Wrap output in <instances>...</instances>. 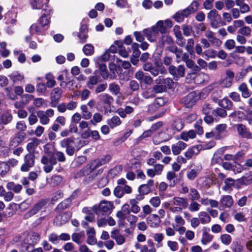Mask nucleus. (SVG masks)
Returning <instances> with one entry per match:
<instances>
[{
  "label": "nucleus",
  "mask_w": 252,
  "mask_h": 252,
  "mask_svg": "<svg viewBox=\"0 0 252 252\" xmlns=\"http://www.w3.org/2000/svg\"><path fill=\"white\" fill-rule=\"evenodd\" d=\"M32 245L28 243L25 239L21 244V250L22 252H32Z\"/></svg>",
  "instance_id": "48"
},
{
  "label": "nucleus",
  "mask_w": 252,
  "mask_h": 252,
  "mask_svg": "<svg viewBox=\"0 0 252 252\" xmlns=\"http://www.w3.org/2000/svg\"><path fill=\"white\" fill-rule=\"evenodd\" d=\"M219 105L222 108L227 110H230L233 106L232 102L227 98H224L220 100Z\"/></svg>",
  "instance_id": "42"
},
{
  "label": "nucleus",
  "mask_w": 252,
  "mask_h": 252,
  "mask_svg": "<svg viewBox=\"0 0 252 252\" xmlns=\"http://www.w3.org/2000/svg\"><path fill=\"white\" fill-rule=\"evenodd\" d=\"M160 41L163 45L167 44L168 46L166 47V49L168 51V47L173 46H176L174 44V41L173 38L167 35H163L160 38Z\"/></svg>",
  "instance_id": "35"
},
{
  "label": "nucleus",
  "mask_w": 252,
  "mask_h": 252,
  "mask_svg": "<svg viewBox=\"0 0 252 252\" xmlns=\"http://www.w3.org/2000/svg\"><path fill=\"white\" fill-rule=\"evenodd\" d=\"M15 127L17 132H25L27 129V125L24 121H19L16 123Z\"/></svg>",
  "instance_id": "55"
},
{
  "label": "nucleus",
  "mask_w": 252,
  "mask_h": 252,
  "mask_svg": "<svg viewBox=\"0 0 252 252\" xmlns=\"http://www.w3.org/2000/svg\"><path fill=\"white\" fill-rule=\"evenodd\" d=\"M189 196L191 201L197 200L200 198V194L194 188L189 189Z\"/></svg>",
  "instance_id": "52"
},
{
  "label": "nucleus",
  "mask_w": 252,
  "mask_h": 252,
  "mask_svg": "<svg viewBox=\"0 0 252 252\" xmlns=\"http://www.w3.org/2000/svg\"><path fill=\"white\" fill-rule=\"evenodd\" d=\"M63 94L62 90L59 87L53 89L50 94V105L55 107L60 100Z\"/></svg>",
  "instance_id": "9"
},
{
  "label": "nucleus",
  "mask_w": 252,
  "mask_h": 252,
  "mask_svg": "<svg viewBox=\"0 0 252 252\" xmlns=\"http://www.w3.org/2000/svg\"><path fill=\"white\" fill-rule=\"evenodd\" d=\"M172 26L173 23L172 21L168 19L164 21H159L155 25L157 27V29H158V32H160L162 34L166 33L167 30L171 28Z\"/></svg>",
  "instance_id": "16"
},
{
  "label": "nucleus",
  "mask_w": 252,
  "mask_h": 252,
  "mask_svg": "<svg viewBox=\"0 0 252 252\" xmlns=\"http://www.w3.org/2000/svg\"><path fill=\"white\" fill-rule=\"evenodd\" d=\"M186 147L187 144L182 141H178L176 144H173L171 146V150L173 154L174 155H178Z\"/></svg>",
  "instance_id": "23"
},
{
  "label": "nucleus",
  "mask_w": 252,
  "mask_h": 252,
  "mask_svg": "<svg viewBox=\"0 0 252 252\" xmlns=\"http://www.w3.org/2000/svg\"><path fill=\"white\" fill-rule=\"evenodd\" d=\"M156 85L153 87V91L155 93H161L166 91L167 89L174 87V82L172 79L169 77L163 79L161 76H158L155 80Z\"/></svg>",
  "instance_id": "1"
},
{
  "label": "nucleus",
  "mask_w": 252,
  "mask_h": 252,
  "mask_svg": "<svg viewBox=\"0 0 252 252\" xmlns=\"http://www.w3.org/2000/svg\"><path fill=\"white\" fill-rule=\"evenodd\" d=\"M13 119V116L9 112H4L0 116V119L1 123L4 125H6L10 123Z\"/></svg>",
  "instance_id": "40"
},
{
  "label": "nucleus",
  "mask_w": 252,
  "mask_h": 252,
  "mask_svg": "<svg viewBox=\"0 0 252 252\" xmlns=\"http://www.w3.org/2000/svg\"><path fill=\"white\" fill-rule=\"evenodd\" d=\"M143 32L144 35L151 42L155 41L158 35V29L155 25L151 28L144 29Z\"/></svg>",
  "instance_id": "12"
},
{
  "label": "nucleus",
  "mask_w": 252,
  "mask_h": 252,
  "mask_svg": "<svg viewBox=\"0 0 252 252\" xmlns=\"http://www.w3.org/2000/svg\"><path fill=\"white\" fill-rule=\"evenodd\" d=\"M9 77L14 82L21 81L24 79V76L18 73H13Z\"/></svg>",
  "instance_id": "62"
},
{
  "label": "nucleus",
  "mask_w": 252,
  "mask_h": 252,
  "mask_svg": "<svg viewBox=\"0 0 252 252\" xmlns=\"http://www.w3.org/2000/svg\"><path fill=\"white\" fill-rule=\"evenodd\" d=\"M172 203L174 206L182 208V209L187 208L189 206L187 198L178 196L174 197L172 199Z\"/></svg>",
  "instance_id": "20"
},
{
  "label": "nucleus",
  "mask_w": 252,
  "mask_h": 252,
  "mask_svg": "<svg viewBox=\"0 0 252 252\" xmlns=\"http://www.w3.org/2000/svg\"><path fill=\"white\" fill-rule=\"evenodd\" d=\"M154 181L150 179L147 181V184H143L138 188V192L140 194L137 196H143L148 194L151 190V188L154 186Z\"/></svg>",
  "instance_id": "19"
},
{
  "label": "nucleus",
  "mask_w": 252,
  "mask_h": 252,
  "mask_svg": "<svg viewBox=\"0 0 252 252\" xmlns=\"http://www.w3.org/2000/svg\"><path fill=\"white\" fill-rule=\"evenodd\" d=\"M27 242L32 245L35 244L40 239V235L38 233H33L32 234L28 235L26 239Z\"/></svg>",
  "instance_id": "36"
},
{
  "label": "nucleus",
  "mask_w": 252,
  "mask_h": 252,
  "mask_svg": "<svg viewBox=\"0 0 252 252\" xmlns=\"http://www.w3.org/2000/svg\"><path fill=\"white\" fill-rule=\"evenodd\" d=\"M99 98L104 104L108 106H110L114 101L113 97L106 93L99 95Z\"/></svg>",
  "instance_id": "33"
},
{
  "label": "nucleus",
  "mask_w": 252,
  "mask_h": 252,
  "mask_svg": "<svg viewBox=\"0 0 252 252\" xmlns=\"http://www.w3.org/2000/svg\"><path fill=\"white\" fill-rule=\"evenodd\" d=\"M132 192L131 187L128 185L117 186L114 190V194L118 198H122L125 194H130Z\"/></svg>",
  "instance_id": "11"
},
{
  "label": "nucleus",
  "mask_w": 252,
  "mask_h": 252,
  "mask_svg": "<svg viewBox=\"0 0 252 252\" xmlns=\"http://www.w3.org/2000/svg\"><path fill=\"white\" fill-rule=\"evenodd\" d=\"M227 125L225 124H220L215 127L216 134L215 139L217 140L220 139L222 137L221 135L224 132L227 131Z\"/></svg>",
  "instance_id": "29"
},
{
  "label": "nucleus",
  "mask_w": 252,
  "mask_h": 252,
  "mask_svg": "<svg viewBox=\"0 0 252 252\" xmlns=\"http://www.w3.org/2000/svg\"><path fill=\"white\" fill-rule=\"evenodd\" d=\"M102 121V116L99 113H95L93 116L92 120H90V123L94 126H95L97 123H99Z\"/></svg>",
  "instance_id": "51"
},
{
  "label": "nucleus",
  "mask_w": 252,
  "mask_h": 252,
  "mask_svg": "<svg viewBox=\"0 0 252 252\" xmlns=\"http://www.w3.org/2000/svg\"><path fill=\"white\" fill-rule=\"evenodd\" d=\"M40 143V140L37 138H32L30 140V141L27 145V149L30 153L33 154L37 147Z\"/></svg>",
  "instance_id": "25"
},
{
  "label": "nucleus",
  "mask_w": 252,
  "mask_h": 252,
  "mask_svg": "<svg viewBox=\"0 0 252 252\" xmlns=\"http://www.w3.org/2000/svg\"><path fill=\"white\" fill-rule=\"evenodd\" d=\"M62 181V177L59 175H53L50 179V184L53 186L59 185Z\"/></svg>",
  "instance_id": "53"
},
{
  "label": "nucleus",
  "mask_w": 252,
  "mask_h": 252,
  "mask_svg": "<svg viewBox=\"0 0 252 252\" xmlns=\"http://www.w3.org/2000/svg\"><path fill=\"white\" fill-rule=\"evenodd\" d=\"M213 18L211 19V25L214 28H217L218 27L223 25V22L221 21L220 18H218L217 19L214 18H217V17H212Z\"/></svg>",
  "instance_id": "60"
},
{
  "label": "nucleus",
  "mask_w": 252,
  "mask_h": 252,
  "mask_svg": "<svg viewBox=\"0 0 252 252\" xmlns=\"http://www.w3.org/2000/svg\"><path fill=\"white\" fill-rule=\"evenodd\" d=\"M107 125L112 128L119 126L122 124L120 118L117 116H114L107 121Z\"/></svg>",
  "instance_id": "32"
},
{
  "label": "nucleus",
  "mask_w": 252,
  "mask_h": 252,
  "mask_svg": "<svg viewBox=\"0 0 252 252\" xmlns=\"http://www.w3.org/2000/svg\"><path fill=\"white\" fill-rule=\"evenodd\" d=\"M143 199V197L137 196L135 198L130 199L129 200L131 212L134 214H137L140 211V207L138 205V203L139 200Z\"/></svg>",
  "instance_id": "21"
},
{
  "label": "nucleus",
  "mask_w": 252,
  "mask_h": 252,
  "mask_svg": "<svg viewBox=\"0 0 252 252\" xmlns=\"http://www.w3.org/2000/svg\"><path fill=\"white\" fill-rule=\"evenodd\" d=\"M109 91L115 95H122L121 88L119 85L115 83H110L109 85Z\"/></svg>",
  "instance_id": "39"
},
{
  "label": "nucleus",
  "mask_w": 252,
  "mask_h": 252,
  "mask_svg": "<svg viewBox=\"0 0 252 252\" xmlns=\"http://www.w3.org/2000/svg\"><path fill=\"white\" fill-rule=\"evenodd\" d=\"M233 204V200L230 195H225L220 200V205L223 208H230Z\"/></svg>",
  "instance_id": "26"
},
{
  "label": "nucleus",
  "mask_w": 252,
  "mask_h": 252,
  "mask_svg": "<svg viewBox=\"0 0 252 252\" xmlns=\"http://www.w3.org/2000/svg\"><path fill=\"white\" fill-rule=\"evenodd\" d=\"M134 77L140 81V84L151 85L153 83V78L149 74L144 73L142 71L139 70L134 74Z\"/></svg>",
  "instance_id": "10"
},
{
  "label": "nucleus",
  "mask_w": 252,
  "mask_h": 252,
  "mask_svg": "<svg viewBox=\"0 0 252 252\" xmlns=\"http://www.w3.org/2000/svg\"><path fill=\"white\" fill-rule=\"evenodd\" d=\"M71 203V200L69 198L64 200L58 205L59 209H65L68 207Z\"/></svg>",
  "instance_id": "64"
},
{
  "label": "nucleus",
  "mask_w": 252,
  "mask_h": 252,
  "mask_svg": "<svg viewBox=\"0 0 252 252\" xmlns=\"http://www.w3.org/2000/svg\"><path fill=\"white\" fill-rule=\"evenodd\" d=\"M41 162L44 165L43 169L47 173L51 172L53 169V166L57 163V159L55 157L52 156L48 158L45 156L42 157Z\"/></svg>",
  "instance_id": "5"
},
{
  "label": "nucleus",
  "mask_w": 252,
  "mask_h": 252,
  "mask_svg": "<svg viewBox=\"0 0 252 252\" xmlns=\"http://www.w3.org/2000/svg\"><path fill=\"white\" fill-rule=\"evenodd\" d=\"M70 218V214L65 212L57 216L55 221L57 225H62L67 222Z\"/></svg>",
  "instance_id": "27"
},
{
  "label": "nucleus",
  "mask_w": 252,
  "mask_h": 252,
  "mask_svg": "<svg viewBox=\"0 0 252 252\" xmlns=\"http://www.w3.org/2000/svg\"><path fill=\"white\" fill-rule=\"evenodd\" d=\"M199 220L202 224H206L210 222L211 218L206 212H200L198 214Z\"/></svg>",
  "instance_id": "45"
},
{
  "label": "nucleus",
  "mask_w": 252,
  "mask_h": 252,
  "mask_svg": "<svg viewBox=\"0 0 252 252\" xmlns=\"http://www.w3.org/2000/svg\"><path fill=\"white\" fill-rule=\"evenodd\" d=\"M34 165V156L33 154L29 153L24 157V163L21 166L20 169L23 172H28Z\"/></svg>",
  "instance_id": "7"
},
{
  "label": "nucleus",
  "mask_w": 252,
  "mask_h": 252,
  "mask_svg": "<svg viewBox=\"0 0 252 252\" xmlns=\"http://www.w3.org/2000/svg\"><path fill=\"white\" fill-rule=\"evenodd\" d=\"M168 71L175 80H178L179 78L183 77L185 76V67L182 65H179L177 67L170 65Z\"/></svg>",
  "instance_id": "6"
},
{
  "label": "nucleus",
  "mask_w": 252,
  "mask_h": 252,
  "mask_svg": "<svg viewBox=\"0 0 252 252\" xmlns=\"http://www.w3.org/2000/svg\"><path fill=\"white\" fill-rule=\"evenodd\" d=\"M49 0H31V5L33 9H39L46 5Z\"/></svg>",
  "instance_id": "31"
},
{
  "label": "nucleus",
  "mask_w": 252,
  "mask_h": 252,
  "mask_svg": "<svg viewBox=\"0 0 252 252\" xmlns=\"http://www.w3.org/2000/svg\"><path fill=\"white\" fill-rule=\"evenodd\" d=\"M114 207L113 203L107 201H102L98 206H94V210L97 212L101 211L104 213L110 212Z\"/></svg>",
  "instance_id": "14"
},
{
  "label": "nucleus",
  "mask_w": 252,
  "mask_h": 252,
  "mask_svg": "<svg viewBox=\"0 0 252 252\" xmlns=\"http://www.w3.org/2000/svg\"><path fill=\"white\" fill-rule=\"evenodd\" d=\"M168 51L175 54L178 62L181 61L185 62L189 58V56L187 53H183L182 49L178 48L176 46L168 47Z\"/></svg>",
  "instance_id": "8"
},
{
  "label": "nucleus",
  "mask_w": 252,
  "mask_h": 252,
  "mask_svg": "<svg viewBox=\"0 0 252 252\" xmlns=\"http://www.w3.org/2000/svg\"><path fill=\"white\" fill-rule=\"evenodd\" d=\"M111 159V157L109 155H107L104 157L94 160L92 162V167L97 168L98 167L104 165L108 163Z\"/></svg>",
  "instance_id": "28"
},
{
  "label": "nucleus",
  "mask_w": 252,
  "mask_h": 252,
  "mask_svg": "<svg viewBox=\"0 0 252 252\" xmlns=\"http://www.w3.org/2000/svg\"><path fill=\"white\" fill-rule=\"evenodd\" d=\"M198 5V2L194 0L187 8L176 12L175 16H188L192 14L197 10Z\"/></svg>",
  "instance_id": "13"
},
{
  "label": "nucleus",
  "mask_w": 252,
  "mask_h": 252,
  "mask_svg": "<svg viewBox=\"0 0 252 252\" xmlns=\"http://www.w3.org/2000/svg\"><path fill=\"white\" fill-rule=\"evenodd\" d=\"M200 205L197 202L191 201L189 205V210L191 212L198 211L200 209Z\"/></svg>",
  "instance_id": "56"
},
{
  "label": "nucleus",
  "mask_w": 252,
  "mask_h": 252,
  "mask_svg": "<svg viewBox=\"0 0 252 252\" xmlns=\"http://www.w3.org/2000/svg\"><path fill=\"white\" fill-rule=\"evenodd\" d=\"M213 236L207 232V228L203 229V233L201 240V244L206 245L210 243L213 239Z\"/></svg>",
  "instance_id": "38"
},
{
  "label": "nucleus",
  "mask_w": 252,
  "mask_h": 252,
  "mask_svg": "<svg viewBox=\"0 0 252 252\" xmlns=\"http://www.w3.org/2000/svg\"><path fill=\"white\" fill-rule=\"evenodd\" d=\"M96 167H92V162L89 166H87L82 170H80L77 173V176L78 177H85L84 180L87 182H89L93 180L96 176L95 171Z\"/></svg>",
  "instance_id": "2"
},
{
  "label": "nucleus",
  "mask_w": 252,
  "mask_h": 252,
  "mask_svg": "<svg viewBox=\"0 0 252 252\" xmlns=\"http://www.w3.org/2000/svg\"><path fill=\"white\" fill-rule=\"evenodd\" d=\"M83 51L86 56H91L94 52V47L91 44H87L83 48Z\"/></svg>",
  "instance_id": "50"
},
{
  "label": "nucleus",
  "mask_w": 252,
  "mask_h": 252,
  "mask_svg": "<svg viewBox=\"0 0 252 252\" xmlns=\"http://www.w3.org/2000/svg\"><path fill=\"white\" fill-rule=\"evenodd\" d=\"M111 237L115 240L118 245H122L125 242V237L120 233L118 229H114L111 232Z\"/></svg>",
  "instance_id": "22"
},
{
  "label": "nucleus",
  "mask_w": 252,
  "mask_h": 252,
  "mask_svg": "<svg viewBox=\"0 0 252 252\" xmlns=\"http://www.w3.org/2000/svg\"><path fill=\"white\" fill-rule=\"evenodd\" d=\"M211 45L215 46L217 48H219L222 44V41L217 38L215 36L213 38L209 40Z\"/></svg>",
  "instance_id": "61"
},
{
  "label": "nucleus",
  "mask_w": 252,
  "mask_h": 252,
  "mask_svg": "<svg viewBox=\"0 0 252 252\" xmlns=\"http://www.w3.org/2000/svg\"><path fill=\"white\" fill-rule=\"evenodd\" d=\"M184 126V124L182 120L180 119H176L174 120L171 125V128L173 130L175 131H180Z\"/></svg>",
  "instance_id": "41"
},
{
  "label": "nucleus",
  "mask_w": 252,
  "mask_h": 252,
  "mask_svg": "<svg viewBox=\"0 0 252 252\" xmlns=\"http://www.w3.org/2000/svg\"><path fill=\"white\" fill-rule=\"evenodd\" d=\"M60 145L62 148L66 149L65 152L69 156L74 155L76 151L75 138L73 137L66 138L60 142Z\"/></svg>",
  "instance_id": "3"
},
{
  "label": "nucleus",
  "mask_w": 252,
  "mask_h": 252,
  "mask_svg": "<svg viewBox=\"0 0 252 252\" xmlns=\"http://www.w3.org/2000/svg\"><path fill=\"white\" fill-rule=\"evenodd\" d=\"M199 152L198 146H194L188 149L184 154L185 157L187 159H190L194 156L197 155Z\"/></svg>",
  "instance_id": "34"
},
{
  "label": "nucleus",
  "mask_w": 252,
  "mask_h": 252,
  "mask_svg": "<svg viewBox=\"0 0 252 252\" xmlns=\"http://www.w3.org/2000/svg\"><path fill=\"white\" fill-rule=\"evenodd\" d=\"M115 43L118 46V47L120 48L119 50V55L124 58L127 57L128 56V53L127 51L126 50V49L122 45L121 43H120L118 41H116L115 42Z\"/></svg>",
  "instance_id": "54"
},
{
  "label": "nucleus",
  "mask_w": 252,
  "mask_h": 252,
  "mask_svg": "<svg viewBox=\"0 0 252 252\" xmlns=\"http://www.w3.org/2000/svg\"><path fill=\"white\" fill-rule=\"evenodd\" d=\"M80 110L82 111V117L85 120H89L92 116V114L88 110L86 105L83 104L81 105Z\"/></svg>",
  "instance_id": "44"
},
{
  "label": "nucleus",
  "mask_w": 252,
  "mask_h": 252,
  "mask_svg": "<svg viewBox=\"0 0 252 252\" xmlns=\"http://www.w3.org/2000/svg\"><path fill=\"white\" fill-rule=\"evenodd\" d=\"M196 136V133L193 130L183 131L181 133L180 138L184 141H188L189 139H193Z\"/></svg>",
  "instance_id": "37"
},
{
  "label": "nucleus",
  "mask_w": 252,
  "mask_h": 252,
  "mask_svg": "<svg viewBox=\"0 0 252 252\" xmlns=\"http://www.w3.org/2000/svg\"><path fill=\"white\" fill-rule=\"evenodd\" d=\"M83 236L84 234L83 233H75L72 235V239L74 242L79 244L82 243V241L81 240V239Z\"/></svg>",
  "instance_id": "57"
},
{
  "label": "nucleus",
  "mask_w": 252,
  "mask_h": 252,
  "mask_svg": "<svg viewBox=\"0 0 252 252\" xmlns=\"http://www.w3.org/2000/svg\"><path fill=\"white\" fill-rule=\"evenodd\" d=\"M231 237L227 234H223L220 236L221 242L226 245H228L231 243Z\"/></svg>",
  "instance_id": "63"
},
{
  "label": "nucleus",
  "mask_w": 252,
  "mask_h": 252,
  "mask_svg": "<svg viewBox=\"0 0 252 252\" xmlns=\"http://www.w3.org/2000/svg\"><path fill=\"white\" fill-rule=\"evenodd\" d=\"M47 202L45 199H41L36 203L32 208L24 215L25 219H28L36 214L41 210L47 204Z\"/></svg>",
  "instance_id": "4"
},
{
  "label": "nucleus",
  "mask_w": 252,
  "mask_h": 252,
  "mask_svg": "<svg viewBox=\"0 0 252 252\" xmlns=\"http://www.w3.org/2000/svg\"><path fill=\"white\" fill-rule=\"evenodd\" d=\"M10 170V166L6 162H0V175L3 177L8 173Z\"/></svg>",
  "instance_id": "47"
},
{
  "label": "nucleus",
  "mask_w": 252,
  "mask_h": 252,
  "mask_svg": "<svg viewBox=\"0 0 252 252\" xmlns=\"http://www.w3.org/2000/svg\"><path fill=\"white\" fill-rule=\"evenodd\" d=\"M161 135H162V133H158V134H156L155 136L153 137V142L155 145H159L161 143L169 140L172 137V136L169 134L164 136Z\"/></svg>",
  "instance_id": "24"
},
{
  "label": "nucleus",
  "mask_w": 252,
  "mask_h": 252,
  "mask_svg": "<svg viewBox=\"0 0 252 252\" xmlns=\"http://www.w3.org/2000/svg\"><path fill=\"white\" fill-rule=\"evenodd\" d=\"M194 44V40L192 38H189L187 40V44L186 46V49L190 54L193 52V48Z\"/></svg>",
  "instance_id": "58"
},
{
  "label": "nucleus",
  "mask_w": 252,
  "mask_h": 252,
  "mask_svg": "<svg viewBox=\"0 0 252 252\" xmlns=\"http://www.w3.org/2000/svg\"><path fill=\"white\" fill-rule=\"evenodd\" d=\"M26 136L25 132H17L15 135L11 138L9 146L12 147H17L24 140Z\"/></svg>",
  "instance_id": "15"
},
{
  "label": "nucleus",
  "mask_w": 252,
  "mask_h": 252,
  "mask_svg": "<svg viewBox=\"0 0 252 252\" xmlns=\"http://www.w3.org/2000/svg\"><path fill=\"white\" fill-rule=\"evenodd\" d=\"M197 99V96L196 95L195 92H192L185 96L182 101L186 107L190 108L195 104Z\"/></svg>",
  "instance_id": "18"
},
{
  "label": "nucleus",
  "mask_w": 252,
  "mask_h": 252,
  "mask_svg": "<svg viewBox=\"0 0 252 252\" xmlns=\"http://www.w3.org/2000/svg\"><path fill=\"white\" fill-rule=\"evenodd\" d=\"M37 115L39 119L40 123L43 125H46L50 122V119L44 113V111H39L37 113Z\"/></svg>",
  "instance_id": "43"
},
{
  "label": "nucleus",
  "mask_w": 252,
  "mask_h": 252,
  "mask_svg": "<svg viewBox=\"0 0 252 252\" xmlns=\"http://www.w3.org/2000/svg\"><path fill=\"white\" fill-rule=\"evenodd\" d=\"M44 131V128L41 126H38L36 127L34 131H32V132L29 133V134L32 135L34 134L37 137H40L43 133Z\"/></svg>",
  "instance_id": "59"
},
{
  "label": "nucleus",
  "mask_w": 252,
  "mask_h": 252,
  "mask_svg": "<svg viewBox=\"0 0 252 252\" xmlns=\"http://www.w3.org/2000/svg\"><path fill=\"white\" fill-rule=\"evenodd\" d=\"M45 78L47 80L46 82V86L47 87L52 88L56 85V82L52 74L48 73L46 74Z\"/></svg>",
  "instance_id": "49"
},
{
  "label": "nucleus",
  "mask_w": 252,
  "mask_h": 252,
  "mask_svg": "<svg viewBox=\"0 0 252 252\" xmlns=\"http://www.w3.org/2000/svg\"><path fill=\"white\" fill-rule=\"evenodd\" d=\"M238 90L241 93L242 96L245 98L249 97L252 95V92L249 90L247 84L242 83L238 87Z\"/></svg>",
  "instance_id": "30"
},
{
  "label": "nucleus",
  "mask_w": 252,
  "mask_h": 252,
  "mask_svg": "<svg viewBox=\"0 0 252 252\" xmlns=\"http://www.w3.org/2000/svg\"><path fill=\"white\" fill-rule=\"evenodd\" d=\"M235 127L240 136L246 139L252 138V133L247 129L244 125L238 124L235 125Z\"/></svg>",
  "instance_id": "17"
},
{
  "label": "nucleus",
  "mask_w": 252,
  "mask_h": 252,
  "mask_svg": "<svg viewBox=\"0 0 252 252\" xmlns=\"http://www.w3.org/2000/svg\"><path fill=\"white\" fill-rule=\"evenodd\" d=\"M99 77L96 76H92L89 78L87 82V86L90 89L94 88V86L97 84Z\"/></svg>",
  "instance_id": "46"
}]
</instances>
